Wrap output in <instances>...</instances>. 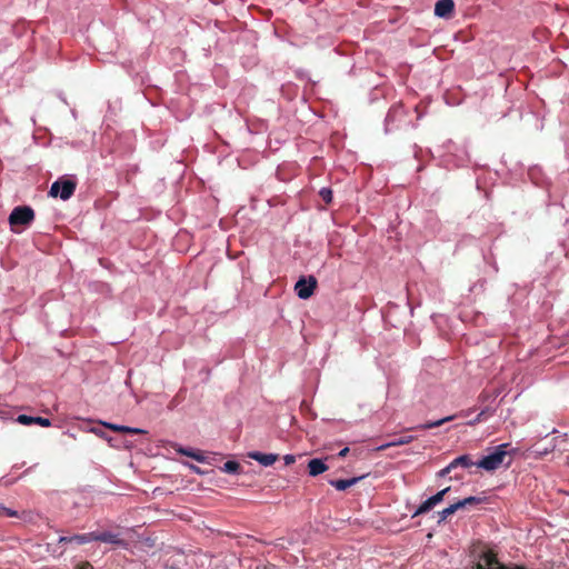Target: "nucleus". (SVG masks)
Instances as JSON below:
<instances>
[{"instance_id":"1","label":"nucleus","mask_w":569,"mask_h":569,"mask_svg":"<svg viewBox=\"0 0 569 569\" xmlns=\"http://www.w3.org/2000/svg\"><path fill=\"white\" fill-rule=\"evenodd\" d=\"M470 556L480 560L487 569H502L505 566L498 560L497 553L489 549L480 540L473 541L471 543Z\"/></svg>"},{"instance_id":"2","label":"nucleus","mask_w":569,"mask_h":569,"mask_svg":"<svg viewBox=\"0 0 569 569\" xmlns=\"http://www.w3.org/2000/svg\"><path fill=\"white\" fill-rule=\"evenodd\" d=\"M509 443H502L496 447L495 451L488 456H485L481 460L476 462L478 468L487 471H495L503 465L506 457L508 456L507 448Z\"/></svg>"},{"instance_id":"3","label":"nucleus","mask_w":569,"mask_h":569,"mask_svg":"<svg viewBox=\"0 0 569 569\" xmlns=\"http://www.w3.org/2000/svg\"><path fill=\"white\" fill-rule=\"evenodd\" d=\"M77 188V182L72 179H59L54 181L49 190V196L60 197L62 200H68L72 197Z\"/></svg>"},{"instance_id":"4","label":"nucleus","mask_w":569,"mask_h":569,"mask_svg":"<svg viewBox=\"0 0 569 569\" xmlns=\"http://www.w3.org/2000/svg\"><path fill=\"white\" fill-rule=\"evenodd\" d=\"M34 219V211L28 206L16 207L9 216V223L13 226H28Z\"/></svg>"},{"instance_id":"5","label":"nucleus","mask_w":569,"mask_h":569,"mask_svg":"<svg viewBox=\"0 0 569 569\" xmlns=\"http://www.w3.org/2000/svg\"><path fill=\"white\" fill-rule=\"evenodd\" d=\"M82 542L101 541L112 545H124L123 539L119 535L104 531V532H88L86 537L78 538Z\"/></svg>"},{"instance_id":"6","label":"nucleus","mask_w":569,"mask_h":569,"mask_svg":"<svg viewBox=\"0 0 569 569\" xmlns=\"http://www.w3.org/2000/svg\"><path fill=\"white\" fill-rule=\"evenodd\" d=\"M317 287V279L313 276H309L308 279L300 278L296 283V292L300 299H308L313 295Z\"/></svg>"},{"instance_id":"7","label":"nucleus","mask_w":569,"mask_h":569,"mask_svg":"<svg viewBox=\"0 0 569 569\" xmlns=\"http://www.w3.org/2000/svg\"><path fill=\"white\" fill-rule=\"evenodd\" d=\"M450 491V487H447L432 497L428 498L426 501H423L418 509L415 511L412 517H417L419 515L426 513L430 511L435 506H437L439 502L443 500V497Z\"/></svg>"},{"instance_id":"8","label":"nucleus","mask_w":569,"mask_h":569,"mask_svg":"<svg viewBox=\"0 0 569 569\" xmlns=\"http://www.w3.org/2000/svg\"><path fill=\"white\" fill-rule=\"evenodd\" d=\"M455 9L453 0H439L435 6V14L440 18H448Z\"/></svg>"},{"instance_id":"9","label":"nucleus","mask_w":569,"mask_h":569,"mask_svg":"<svg viewBox=\"0 0 569 569\" xmlns=\"http://www.w3.org/2000/svg\"><path fill=\"white\" fill-rule=\"evenodd\" d=\"M367 476L368 475H362V476L353 477V478H350V479L329 480V483L332 487H335L337 490L343 491V490L350 488L351 486L358 483L359 481L365 479Z\"/></svg>"},{"instance_id":"10","label":"nucleus","mask_w":569,"mask_h":569,"mask_svg":"<svg viewBox=\"0 0 569 569\" xmlns=\"http://www.w3.org/2000/svg\"><path fill=\"white\" fill-rule=\"evenodd\" d=\"M249 458L260 462L262 466H271L278 460V455L274 453H262L259 451L250 452Z\"/></svg>"},{"instance_id":"11","label":"nucleus","mask_w":569,"mask_h":569,"mask_svg":"<svg viewBox=\"0 0 569 569\" xmlns=\"http://www.w3.org/2000/svg\"><path fill=\"white\" fill-rule=\"evenodd\" d=\"M329 469V466L322 459H311L308 462V472L311 477H317Z\"/></svg>"},{"instance_id":"12","label":"nucleus","mask_w":569,"mask_h":569,"mask_svg":"<svg viewBox=\"0 0 569 569\" xmlns=\"http://www.w3.org/2000/svg\"><path fill=\"white\" fill-rule=\"evenodd\" d=\"M17 421L22 425H26V426H29L32 423L39 425L41 427H50L51 426V421L48 418L31 417V416H27V415L18 416Z\"/></svg>"},{"instance_id":"13","label":"nucleus","mask_w":569,"mask_h":569,"mask_svg":"<svg viewBox=\"0 0 569 569\" xmlns=\"http://www.w3.org/2000/svg\"><path fill=\"white\" fill-rule=\"evenodd\" d=\"M103 426L112 431L122 432V433H132V435H146L147 430L140 428H132L110 422H103Z\"/></svg>"},{"instance_id":"14","label":"nucleus","mask_w":569,"mask_h":569,"mask_svg":"<svg viewBox=\"0 0 569 569\" xmlns=\"http://www.w3.org/2000/svg\"><path fill=\"white\" fill-rule=\"evenodd\" d=\"M415 439L413 436H405V437H400L398 439H395L388 443H385V445H381L377 448V450L379 451H382V450H386L390 447H398V446H403V445H408L410 442H412Z\"/></svg>"},{"instance_id":"15","label":"nucleus","mask_w":569,"mask_h":569,"mask_svg":"<svg viewBox=\"0 0 569 569\" xmlns=\"http://www.w3.org/2000/svg\"><path fill=\"white\" fill-rule=\"evenodd\" d=\"M455 418H456V416H448V417H445V418L439 419L437 421L427 422V423L417 426L413 429H420V430L432 429V428H436V427H440V426H442L443 423H446L448 421H452Z\"/></svg>"},{"instance_id":"16","label":"nucleus","mask_w":569,"mask_h":569,"mask_svg":"<svg viewBox=\"0 0 569 569\" xmlns=\"http://www.w3.org/2000/svg\"><path fill=\"white\" fill-rule=\"evenodd\" d=\"M471 466H476V463L471 460L469 455L459 456L451 461V467H455V468H457V467L469 468Z\"/></svg>"},{"instance_id":"17","label":"nucleus","mask_w":569,"mask_h":569,"mask_svg":"<svg viewBox=\"0 0 569 569\" xmlns=\"http://www.w3.org/2000/svg\"><path fill=\"white\" fill-rule=\"evenodd\" d=\"M483 501L480 497H467L462 500L457 501V506L459 509L466 508L468 506H477Z\"/></svg>"},{"instance_id":"18","label":"nucleus","mask_w":569,"mask_h":569,"mask_svg":"<svg viewBox=\"0 0 569 569\" xmlns=\"http://www.w3.org/2000/svg\"><path fill=\"white\" fill-rule=\"evenodd\" d=\"M458 510L459 508L457 506V502L445 508L442 511L439 512V522L446 520L448 517L452 516Z\"/></svg>"},{"instance_id":"19","label":"nucleus","mask_w":569,"mask_h":569,"mask_svg":"<svg viewBox=\"0 0 569 569\" xmlns=\"http://www.w3.org/2000/svg\"><path fill=\"white\" fill-rule=\"evenodd\" d=\"M240 463L233 460L224 462L222 470L228 473H238L240 470Z\"/></svg>"},{"instance_id":"20","label":"nucleus","mask_w":569,"mask_h":569,"mask_svg":"<svg viewBox=\"0 0 569 569\" xmlns=\"http://www.w3.org/2000/svg\"><path fill=\"white\" fill-rule=\"evenodd\" d=\"M87 533H82V535H74V536H70V537H60L59 538V543H69V542H76L77 545H84L86 542H82L80 540H78V538H82V537H86Z\"/></svg>"},{"instance_id":"21","label":"nucleus","mask_w":569,"mask_h":569,"mask_svg":"<svg viewBox=\"0 0 569 569\" xmlns=\"http://www.w3.org/2000/svg\"><path fill=\"white\" fill-rule=\"evenodd\" d=\"M319 196L327 204H329L332 201V191L329 188H322L319 191Z\"/></svg>"},{"instance_id":"22","label":"nucleus","mask_w":569,"mask_h":569,"mask_svg":"<svg viewBox=\"0 0 569 569\" xmlns=\"http://www.w3.org/2000/svg\"><path fill=\"white\" fill-rule=\"evenodd\" d=\"M18 512L16 510H12L10 508L4 507L3 505H0V517H17Z\"/></svg>"},{"instance_id":"23","label":"nucleus","mask_w":569,"mask_h":569,"mask_svg":"<svg viewBox=\"0 0 569 569\" xmlns=\"http://www.w3.org/2000/svg\"><path fill=\"white\" fill-rule=\"evenodd\" d=\"M551 451H552V448H550V449L549 448H541L540 449V448L536 447L532 452L536 456L541 457V456L547 455L548 452H551Z\"/></svg>"},{"instance_id":"24","label":"nucleus","mask_w":569,"mask_h":569,"mask_svg":"<svg viewBox=\"0 0 569 569\" xmlns=\"http://www.w3.org/2000/svg\"><path fill=\"white\" fill-rule=\"evenodd\" d=\"M76 569H94L89 561H81L76 566Z\"/></svg>"},{"instance_id":"25","label":"nucleus","mask_w":569,"mask_h":569,"mask_svg":"<svg viewBox=\"0 0 569 569\" xmlns=\"http://www.w3.org/2000/svg\"><path fill=\"white\" fill-rule=\"evenodd\" d=\"M178 452H180L183 456L190 457V458H192L193 455L196 453V451H192L191 449H186V448H180L178 450Z\"/></svg>"},{"instance_id":"26","label":"nucleus","mask_w":569,"mask_h":569,"mask_svg":"<svg viewBox=\"0 0 569 569\" xmlns=\"http://www.w3.org/2000/svg\"><path fill=\"white\" fill-rule=\"evenodd\" d=\"M452 469H455V467H451V462L446 467L443 468L442 470H440L439 472V476L440 477H445L447 476Z\"/></svg>"},{"instance_id":"27","label":"nucleus","mask_w":569,"mask_h":569,"mask_svg":"<svg viewBox=\"0 0 569 569\" xmlns=\"http://www.w3.org/2000/svg\"><path fill=\"white\" fill-rule=\"evenodd\" d=\"M452 469H455V467H451V462L446 467L443 468L442 470H440L439 472V476L440 477H445L447 476Z\"/></svg>"},{"instance_id":"28","label":"nucleus","mask_w":569,"mask_h":569,"mask_svg":"<svg viewBox=\"0 0 569 569\" xmlns=\"http://www.w3.org/2000/svg\"><path fill=\"white\" fill-rule=\"evenodd\" d=\"M283 459L287 466L292 465L296 461V457L292 455H286Z\"/></svg>"},{"instance_id":"29","label":"nucleus","mask_w":569,"mask_h":569,"mask_svg":"<svg viewBox=\"0 0 569 569\" xmlns=\"http://www.w3.org/2000/svg\"><path fill=\"white\" fill-rule=\"evenodd\" d=\"M502 569H526V567L520 565H505Z\"/></svg>"},{"instance_id":"30","label":"nucleus","mask_w":569,"mask_h":569,"mask_svg":"<svg viewBox=\"0 0 569 569\" xmlns=\"http://www.w3.org/2000/svg\"><path fill=\"white\" fill-rule=\"evenodd\" d=\"M348 452H349V448H348V447H346V448H343V449H341V450L339 451L338 457H339V458H345V457L348 455Z\"/></svg>"},{"instance_id":"31","label":"nucleus","mask_w":569,"mask_h":569,"mask_svg":"<svg viewBox=\"0 0 569 569\" xmlns=\"http://www.w3.org/2000/svg\"><path fill=\"white\" fill-rule=\"evenodd\" d=\"M192 459L199 461V462H203L204 458L203 456L200 453V452H196L192 457Z\"/></svg>"},{"instance_id":"32","label":"nucleus","mask_w":569,"mask_h":569,"mask_svg":"<svg viewBox=\"0 0 569 569\" xmlns=\"http://www.w3.org/2000/svg\"><path fill=\"white\" fill-rule=\"evenodd\" d=\"M483 415L485 411H481L471 423L480 422L482 420Z\"/></svg>"},{"instance_id":"33","label":"nucleus","mask_w":569,"mask_h":569,"mask_svg":"<svg viewBox=\"0 0 569 569\" xmlns=\"http://www.w3.org/2000/svg\"><path fill=\"white\" fill-rule=\"evenodd\" d=\"M472 569H487V568L480 560H478V562L472 567Z\"/></svg>"}]
</instances>
